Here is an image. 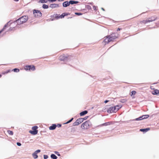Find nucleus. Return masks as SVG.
<instances>
[{"instance_id": "obj_1", "label": "nucleus", "mask_w": 159, "mask_h": 159, "mask_svg": "<svg viewBox=\"0 0 159 159\" xmlns=\"http://www.w3.org/2000/svg\"><path fill=\"white\" fill-rule=\"evenodd\" d=\"M28 19L27 16H23L16 20L14 22H16L17 25H21L26 22L27 21Z\"/></svg>"}, {"instance_id": "obj_2", "label": "nucleus", "mask_w": 159, "mask_h": 159, "mask_svg": "<svg viewBox=\"0 0 159 159\" xmlns=\"http://www.w3.org/2000/svg\"><path fill=\"white\" fill-rule=\"evenodd\" d=\"M70 58V56L67 55L63 54L61 55L59 57V60L61 61H67Z\"/></svg>"}, {"instance_id": "obj_3", "label": "nucleus", "mask_w": 159, "mask_h": 159, "mask_svg": "<svg viewBox=\"0 0 159 159\" xmlns=\"http://www.w3.org/2000/svg\"><path fill=\"white\" fill-rule=\"evenodd\" d=\"M111 41H114L115 39L118 38L119 35L117 33L112 34L108 35Z\"/></svg>"}, {"instance_id": "obj_4", "label": "nucleus", "mask_w": 159, "mask_h": 159, "mask_svg": "<svg viewBox=\"0 0 159 159\" xmlns=\"http://www.w3.org/2000/svg\"><path fill=\"white\" fill-rule=\"evenodd\" d=\"M90 124V122L89 121H86L82 124L81 128L83 129H87L89 127Z\"/></svg>"}, {"instance_id": "obj_5", "label": "nucleus", "mask_w": 159, "mask_h": 159, "mask_svg": "<svg viewBox=\"0 0 159 159\" xmlns=\"http://www.w3.org/2000/svg\"><path fill=\"white\" fill-rule=\"evenodd\" d=\"M38 127L37 126H34L32 127V130H30L29 132L33 135H36L38 132Z\"/></svg>"}, {"instance_id": "obj_6", "label": "nucleus", "mask_w": 159, "mask_h": 159, "mask_svg": "<svg viewBox=\"0 0 159 159\" xmlns=\"http://www.w3.org/2000/svg\"><path fill=\"white\" fill-rule=\"evenodd\" d=\"M25 69L27 70H35V66L33 65H27L25 67Z\"/></svg>"}, {"instance_id": "obj_7", "label": "nucleus", "mask_w": 159, "mask_h": 159, "mask_svg": "<svg viewBox=\"0 0 159 159\" xmlns=\"http://www.w3.org/2000/svg\"><path fill=\"white\" fill-rule=\"evenodd\" d=\"M83 121V118H79L77 119L73 123V126H76L82 122Z\"/></svg>"}, {"instance_id": "obj_8", "label": "nucleus", "mask_w": 159, "mask_h": 159, "mask_svg": "<svg viewBox=\"0 0 159 159\" xmlns=\"http://www.w3.org/2000/svg\"><path fill=\"white\" fill-rule=\"evenodd\" d=\"M111 42V41L109 37V36L108 35L105 38V39L102 42V43L103 45H105Z\"/></svg>"}, {"instance_id": "obj_9", "label": "nucleus", "mask_w": 159, "mask_h": 159, "mask_svg": "<svg viewBox=\"0 0 159 159\" xmlns=\"http://www.w3.org/2000/svg\"><path fill=\"white\" fill-rule=\"evenodd\" d=\"M33 13L35 17H39L42 16V13L40 11L34 10L33 11Z\"/></svg>"}, {"instance_id": "obj_10", "label": "nucleus", "mask_w": 159, "mask_h": 159, "mask_svg": "<svg viewBox=\"0 0 159 159\" xmlns=\"http://www.w3.org/2000/svg\"><path fill=\"white\" fill-rule=\"evenodd\" d=\"M115 110H114V107H111L108 109L107 111L108 113H112L113 112H115Z\"/></svg>"}, {"instance_id": "obj_11", "label": "nucleus", "mask_w": 159, "mask_h": 159, "mask_svg": "<svg viewBox=\"0 0 159 159\" xmlns=\"http://www.w3.org/2000/svg\"><path fill=\"white\" fill-rule=\"evenodd\" d=\"M155 17H153V19H151L150 20H143L142 21V22L143 23H146L148 22H152L155 20Z\"/></svg>"}, {"instance_id": "obj_12", "label": "nucleus", "mask_w": 159, "mask_h": 159, "mask_svg": "<svg viewBox=\"0 0 159 159\" xmlns=\"http://www.w3.org/2000/svg\"><path fill=\"white\" fill-rule=\"evenodd\" d=\"M49 7L52 8H54L58 7H59V5L57 4H50Z\"/></svg>"}, {"instance_id": "obj_13", "label": "nucleus", "mask_w": 159, "mask_h": 159, "mask_svg": "<svg viewBox=\"0 0 159 159\" xmlns=\"http://www.w3.org/2000/svg\"><path fill=\"white\" fill-rule=\"evenodd\" d=\"M114 107V110H116V111H115V112H116L117 111L119 110V109H120V108L122 106L121 105H116V106L115 107Z\"/></svg>"}, {"instance_id": "obj_14", "label": "nucleus", "mask_w": 159, "mask_h": 159, "mask_svg": "<svg viewBox=\"0 0 159 159\" xmlns=\"http://www.w3.org/2000/svg\"><path fill=\"white\" fill-rule=\"evenodd\" d=\"M69 2L66 1L63 3V6L64 7H66L70 5Z\"/></svg>"}, {"instance_id": "obj_15", "label": "nucleus", "mask_w": 159, "mask_h": 159, "mask_svg": "<svg viewBox=\"0 0 159 159\" xmlns=\"http://www.w3.org/2000/svg\"><path fill=\"white\" fill-rule=\"evenodd\" d=\"M152 93L153 95H159V90L157 89H155L152 91Z\"/></svg>"}, {"instance_id": "obj_16", "label": "nucleus", "mask_w": 159, "mask_h": 159, "mask_svg": "<svg viewBox=\"0 0 159 159\" xmlns=\"http://www.w3.org/2000/svg\"><path fill=\"white\" fill-rule=\"evenodd\" d=\"M10 22H8L6 24L3 28L0 31V34L3 31H4L6 29V27L7 26V25L9 24L10 25L11 23H9Z\"/></svg>"}, {"instance_id": "obj_17", "label": "nucleus", "mask_w": 159, "mask_h": 159, "mask_svg": "<svg viewBox=\"0 0 159 159\" xmlns=\"http://www.w3.org/2000/svg\"><path fill=\"white\" fill-rule=\"evenodd\" d=\"M56 126L57 125L55 124H53L52 126L49 127V129L50 130H53L56 128Z\"/></svg>"}, {"instance_id": "obj_18", "label": "nucleus", "mask_w": 159, "mask_h": 159, "mask_svg": "<svg viewBox=\"0 0 159 159\" xmlns=\"http://www.w3.org/2000/svg\"><path fill=\"white\" fill-rule=\"evenodd\" d=\"M69 15V14L68 13H63L60 16V18H63L65 16H67Z\"/></svg>"}, {"instance_id": "obj_19", "label": "nucleus", "mask_w": 159, "mask_h": 159, "mask_svg": "<svg viewBox=\"0 0 159 159\" xmlns=\"http://www.w3.org/2000/svg\"><path fill=\"white\" fill-rule=\"evenodd\" d=\"M88 113V111H83L80 113V115L81 116H83Z\"/></svg>"}, {"instance_id": "obj_20", "label": "nucleus", "mask_w": 159, "mask_h": 159, "mask_svg": "<svg viewBox=\"0 0 159 159\" xmlns=\"http://www.w3.org/2000/svg\"><path fill=\"white\" fill-rule=\"evenodd\" d=\"M150 129L149 128H147L144 129H140V131L143 132H146L149 130Z\"/></svg>"}, {"instance_id": "obj_21", "label": "nucleus", "mask_w": 159, "mask_h": 159, "mask_svg": "<svg viewBox=\"0 0 159 159\" xmlns=\"http://www.w3.org/2000/svg\"><path fill=\"white\" fill-rule=\"evenodd\" d=\"M69 3L70 4H75L78 3L79 2L78 1H75L73 0H70L69 2Z\"/></svg>"}, {"instance_id": "obj_22", "label": "nucleus", "mask_w": 159, "mask_h": 159, "mask_svg": "<svg viewBox=\"0 0 159 159\" xmlns=\"http://www.w3.org/2000/svg\"><path fill=\"white\" fill-rule=\"evenodd\" d=\"M33 157L34 159L37 158L38 156L37 155V152H34L33 154Z\"/></svg>"}, {"instance_id": "obj_23", "label": "nucleus", "mask_w": 159, "mask_h": 159, "mask_svg": "<svg viewBox=\"0 0 159 159\" xmlns=\"http://www.w3.org/2000/svg\"><path fill=\"white\" fill-rule=\"evenodd\" d=\"M53 16L57 19L60 18V16H59V15L57 14H55L53 15Z\"/></svg>"}, {"instance_id": "obj_24", "label": "nucleus", "mask_w": 159, "mask_h": 159, "mask_svg": "<svg viewBox=\"0 0 159 159\" xmlns=\"http://www.w3.org/2000/svg\"><path fill=\"white\" fill-rule=\"evenodd\" d=\"M51 158L53 159H57V157L54 154H52L51 156Z\"/></svg>"}, {"instance_id": "obj_25", "label": "nucleus", "mask_w": 159, "mask_h": 159, "mask_svg": "<svg viewBox=\"0 0 159 159\" xmlns=\"http://www.w3.org/2000/svg\"><path fill=\"white\" fill-rule=\"evenodd\" d=\"M136 93V92L135 91H133L131 92V93L130 94V96H132V95H135Z\"/></svg>"}, {"instance_id": "obj_26", "label": "nucleus", "mask_w": 159, "mask_h": 159, "mask_svg": "<svg viewBox=\"0 0 159 159\" xmlns=\"http://www.w3.org/2000/svg\"><path fill=\"white\" fill-rule=\"evenodd\" d=\"M43 7L44 9H47L48 8V6L46 4H43Z\"/></svg>"}, {"instance_id": "obj_27", "label": "nucleus", "mask_w": 159, "mask_h": 159, "mask_svg": "<svg viewBox=\"0 0 159 159\" xmlns=\"http://www.w3.org/2000/svg\"><path fill=\"white\" fill-rule=\"evenodd\" d=\"M7 132L10 135H12L13 134V132L11 131L8 130L7 131Z\"/></svg>"}, {"instance_id": "obj_28", "label": "nucleus", "mask_w": 159, "mask_h": 159, "mask_svg": "<svg viewBox=\"0 0 159 159\" xmlns=\"http://www.w3.org/2000/svg\"><path fill=\"white\" fill-rule=\"evenodd\" d=\"M47 0H40L39 2L41 3H44L47 2Z\"/></svg>"}, {"instance_id": "obj_29", "label": "nucleus", "mask_w": 159, "mask_h": 159, "mask_svg": "<svg viewBox=\"0 0 159 159\" xmlns=\"http://www.w3.org/2000/svg\"><path fill=\"white\" fill-rule=\"evenodd\" d=\"M12 70L15 72H19L20 71L19 69L18 68L14 69Z\"/></svg>"}, {"instance_id": "obj_30", "label": "nucleus", "mask_w": 159, "mask_h": 159, "mask_svg": "<svg viewBox=\"0 0 159 159\" xmlns=\"http://www.w3.org/2000/svg\"><path fill=\"white\" fill-rule=\"evenodd\" d=\"M143 117H144L143 118L146 119L148 118L149 117V116L148 115H143Z\"/></svg>"}, {"instance_id": "obj_31", "label": "nucleus", "mask_w": 159, "mask_h": 159, "mask_svg": "<svg viewBox=\"0 0 159 159\" xmlns=\"http://www.w3.org/2000/svg\"><path fill=\"white\" fill-rule=\"evenodd\" d=\"M75 14L78 16H80L82 15V14L81 13L75 12Z\"/></svg>"}, {"instance_id": "obj_32", "label": "nucleus", "mask_w": 159, "mask_h": 159, "mask_svg": "<svg viewBox=\"0 0 159 159\" xmlns=\"http://www.w3.org/2000/svg\"><path fill=\"white\" fill-rule=\"evenodd\" d=\"M73 118H72L70 120L68 121L66 123V124H68V123H70V122H71L73 120Z\"/></svg>"}, {"instance_id": "obj_33", "label": "nucleus", "mask_w": 159, "mask_h": 159, "mask_svg": "<svg viewBox=\"0 0 159 159\" xmlns=\"http://www.w3.org/2000/svg\"><path fill=\"white\" fill-rule=\"evenodd\" d=\"M142 117L141 116L139 117V118L136 119V120H142Z\"/></svg>"}, {"instance_id": "obj_34", "label": "nucleus", "mask_w": 159, "mask_h": 159, "mask_svg": "<svg viewBox=\"0 0 159 159\" xmlns=\"http://www.w3.org/2000/svg\"><path fill=\"white\" fill-rule=\"evenodd\" d=\"M48 158V156L46 155H44V159H47Z\"/></svg>"}, {"instance_id": "obj_35", "label": "nucleus", "mask_w": 159, "mask_h": 159, "mask_svg": "<svg viewBox=\"0 0 159 159\" xmlns=\"http://www.w3.org/2000/svg\"><path fill=\"white\" fill-rule=\"evenodd\" d=\"M86 7L88 9H91V7L90 6H86Z\"/></svg>"}, {"instance_id": "obj_36", "label": "nucleus", "mask_w": 159, "mask_h": 159, "mask_svg": "<svg viewBox=\"0 0 159 159\" xmlns=\"http://www.w3.org/2000/svg\"><path fill=\"white\" fill-rule=\"evenodd\" d=\"M40 152V150H38L35 151V152H36L37 154L39 152Z\"/></svg>"}, {"instance_id": "obj_37", "label": "nucleus", "mask_w": 159, "mask_h": 159, "mask_svg": "<svg viewBox=\"0 0 159 159\" xmlns=\"http://www.w3.org/2000/svg\"><path fill=\"white\" fill-rule=\"evenodd\" d=\"M88 118V116H86L85 117H84V118H83V120H86Z\"/></svg>"}, {"instance_id": "obj_38", "label": "nucleus", "mask_w": 159, "mask_h": 159, "mask_svg": "<svg viewBox=\"0 0 159 159\" xmlns=\"http://www.w3.org/2000/svg\"><path fill=\"white\" fill-rule=\"evenodd\" d=\"M17 144L19 146H20L21 145V144L20 143L18 142L17 143Z\"/></svg>"}, {"instance_id": "obj_39", "label": "nucleus", "mask_w": 159, "mask_h": 159, "mask_svg": "<svg viewBox=\"0 0 159 159\" xmlns=\"http://www.w3.org/2000/svg\"><path fill=\"white\" fill-rule=\"evenodd\" d=\"M61 124H57V126L58 127H60L61 126Z\"/></svg>"}, {"instance_id": "obj_40", "label": "nucleus", "mask_w": 159, "mask_h": 159, "mask_svg": "<svg viewBox=\"0 0 159 159\" xmlns=\"http://www.w3.org/2000/svg\"><path fill=\"white\" fill-rule=\"evenodd\" d=\"M122 30V29H121V28H118L117 29V31H119V30Z\"/></svg>"}, {"instance_id": "obj_41", "label": "nucleus", "mask_w": 159, "mask_h": 159, "mask_svg": "<svg viewBox=\"0 0 159 159\" xmlns=\"http://www.w3.org/2000/svg\"><path fill=\"white\" fill-rule=\"evenodd\" d=\"M93 8L94 10H95L96 9V7L95 6H94L93 7Z\"/></svg>"}, {"instance_id": "obj_42", "label": "nucleus", "mask_w": 159, "mask_h": 159, "mask_svg": "<svg viewBox=\"0 0 159 159\" xmlns=\"http://www.w3.org/2000/svg\"><path fill=\"white\" fill-rule=\"evenodd\" d=\"M109 101L108 100H106L105 102H104L105 103H107V102H108Z\"/></svg>"}, {"instance_id": "obj_43", "label": "nucleus", "mask_w": 159, "mask_h": 159, "mask_svg": "<svg viewBox=\"0 0 159 159\" xmlns=\"http://www.w3.org/2000/svg\"><path fill=\"white\" fill-rule=\"evenodd\" d=\"M12 30V29H11V28H10V29H9V30H9V31H11V30Z\"/></svg>"}, {"instance_id": "obj_44", "label": "nucleus", "mask_w": 159, "mask_h": 159, "mask_svg": "<svg viewBox=\"0 0 159 159\" xmlns=\"http://www.w3.org/2000/svg\"><path fill=\"white\" fill-rule=\"evenodd\" d=\"M101 9L103 11H105V10L103 8H102Z\"/></svg>"}, {"instance_id": "obj_45", "label": "nucleus", "mask_w": 159, "mask_h": 159, "mask_svg": "<svg viewBox=\"0 0 159 159\" xmlns=\"http://www.w3.org/2000/svg\"><path fill=\"white\" fill-rule=\"evenodd\" d=\"M141 117H142V118L143 119H145V118H144V117H143V116H141Z\"/></svg>"}, {"instance_id": "obj_46", "label": "nucleus", "mask_w": 159, "mask_h": 159, "mask_svg": "<svg viewBox=\"0 0 159 159\" xmlns=\"http://www.w3.org/2000/svg\"><path fill=\"white\" fill-rule=\"evenodd\" d=\"M15 1L17 2L19 1V0H14Z\"/></svg>"}, {"instance_id": "obj_47", "label": "nucleus", "mask_w": 159, "mask_h": 159, "mask_svg": "<svg viewBox=\"0 0 159 159\" xmlns=\"http://www.w3.org/2000/svg\"><path fill=\"white\" fill-rule=\"evenodd\" d=\"M108 123H106L105 124H106V125H107Z\"/></svg>"}, {"instance_id": "obj_48", "label": "nucleus", "mask_w": 159, "mask_h": 159, "mask_svg": "<svg viewBox=\"0 0 159 159\" xmlns=\"http://www.w3.org/2000/svg\"><path fill=\"white\" fill-rule=\"evenodd\" d=\"M2 76V75H1V74H0V78Z\"/></svg>"}, {"instance_id": "obj_49", "label": "nucleus", "mask_w": 159, "mask_h": 159, "mask_svg": "<svg viewBox=\"0 0 159 159\" xmlns=\"http://www.w3.org/2000/svg\"><path fill=\"white\" fill-rule=\"evenodd\" d=\"M57 155L59 156H60V154H57Z\"/></svg>"}, {"instance_id": "obj_50", "label": "nucleus", "mask_w": 159, "mask_h": 159, "mask_svg": "<svg viewBox=\"0 0 159 159\" xmlns=\"http://www.w3.org/2000/svg\"><path fill=\"white\" fill-rule=\"evenodd\" d=\"M64 0H60V1H64Z\"/></svg>"}, {"instance_id": "obj_51", "label": "nucleus", "mask_w": 159, "mask_h": 159, "mask_svg": "<svg viewBox=\"0 0 159 159\" xmlns=\"http://www.w3.org/2000/svg\"><path fill=\"white\" fill-rule=\"evenodd\" d=\"M60 1V0H59V1Z\"/></svg>"}]
</instances>
